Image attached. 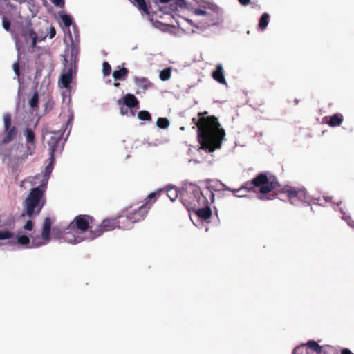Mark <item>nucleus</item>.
I'll return each instance as SVG.
<instances>
[{
    "mask_svg": "<svg viewBox=\"0 0 354 354\" xmlns=\"http://www.w3.org/2000/svg\"><path fill=\"white\" fill-rule=\"evenodd\" d=\"M187 21L190 25H192V26H194V28H196L197 29H199L201 31H204V30L209 28L210 25H211L209 24H207L206 22L205 23L203 21H198L197 23H194V21L192 19H187Z\"/></svg>",
    "mask_w": 354,
    "mask_h": 354,
    "instance_id": "nucleus-33",
    "label": "nucleus"
},
{
    "mask_svg": "<svg viewBox=\"0 0 354 354\" xmlns=\"http://www.w3.org/2000/svg\"><path fill=\"white\" fill-rule=\"evenodd\" d=\"M55 158L50 156L49 158L47 160L48 164L45 167L44 170L43 171V178L40 182L39 187H41L44 189H47V185L48 182V179L50 176L53 170L54 164L55 162Z\"/></svg>",
    "mask_w": 354,
    "mask_h": 354,
    "instance_id": "nucleus-14",
    "label": "nucleus"
},
{
    "mask_svg": "<svg viewBox=\"0 0 354 354\" xmlns=\"http://www.w3.org/2000/svg\"><path fill=\"white\" fill-rule=\"evenodd\" d=\"M122 217H127V212H126L125 215H120L118 217L116 221V225L118 228L122 229L123 230H127V229H124L122 227V226H128L129 224V219H124L122 220Z\"/></svg>",
    "mask_w": 354,
    "mask_h": 354,
    "instance_id": "nucleus-35",
    "label": "nucleus"
},
{
    "mask_svg": "<svg viewBox=\"0 0 354 354\" xmlns=\"http://www.w3.org/2000/svg\"><path fill=\"white\" fill-rule=\"evenodd\" d=\"M193 211L195 212L196 216L203 221L209 219L212 215V211L208 205L201 208L196 207Z\"/></svg>",
    "mask_w": 354,
    "mask_h": 354,
    "instance_id": "nucleus-18",
    "label": "nucleus"
},
{
    "mask_svg": "<svg viewBox=\"0 0 354 354\" xmlns=\"http://www.w3.org/2000/svg\"><path fill=\"white\" fill-rule=\"evenodd\" d=\"M139 10L143 11L145 14L149 13V7L145 0H129Z\"/></svg>",
    "mask_w": 354,
    "mask_h": 354,
    "instance_id": "nucleus-25",
    "label": "nucleus"
},
{
    "mask_svg": "<svg viewBox=\"0 0 354 354\" xmlns=\"http://www.w3.org/2000/svg\"><path fill=\"white\" fill-rule=\"evenodd\" d=\"M269 19H270V15L267 12L263 13L261 15V16L260 17L259 24H258V27L261 31H263L268 26V25L269 24Z\"/></svg>",
    "mask_w": 354,
    "mask_h": 354,
    "instance_id": "nucleus-28",
    "label": "nucleus"
},
{
    "mask_svg": "<svg viewBox=\"0 0 354 354\" xmlns=\"http://www.w3.org/2000/svg\"><path fill=\"white\" fill-rule=\"evenodd\" d=\"M189 200L182 199V203L187 210H194L196 207L204 205L207 203V199L203 196L199 187L194 185L192 183H189Z\"/></svg>",
    "mask_w": 354,
    "mask_h": 354,
    "instance_id": "nucleus-4",
    "label": "nucleus"
},
{
    "mask_svg": "<svg viewBox=\"0 0 354 354\" xmlns=\"http://www.w3.org/2000/svg\"><path fill=\"white\" fill-rule=\"evenodd\" d=\"M301 350V347L300 346H297L296 347L293 351H292V354H299V351Z\"/></svg>",
    "mask_w": 354,
    "mask_h": 354,
    "instance_id": "nucleus-59",
    "label": "nucleus"
},
{
    "mask_svg": "<svg viewBox=\"0 0 354 354\" xmlns=\"http://www.w3.org/2000/svg\"><path fill=\"white\" fill-rule=\"evenodd\" d=\"M54 102L53 101L48 100L44 104L45 113H48L51 111L53 108Z\"/></svg>",
    "mask_w": 354,
    "mask_h": 354,
    "instance_id": "nucleus-48",
    "label": "nucleus"
},
{
    "mask_svg": "<svg viewBox=\"0 0 354 354\" xmlns=\"http://www.w3.org/2000/svg\"><path fill=\"white\" fill-rule=\"evenodd\" d=\"M134 83L136 86L142 89L143 93L152 86V83L147 78L143 77H135Z\"/></svg>",
    "mask_w": 354,
    "mask_h": 354,
    "instance_id": "nucleus-20",
    "label": "nucleus"
},
{
    "mask_svg": "<svg viewBox=\"0 0 354 354\" xmlns=\"http://www.w3.org/2000/svg\"><path fill=\"white\" fill-rule=\"evenodd\" d=\"M100 232L101 231L99 229L97 230H93L91 229L89 235L86 236L79 234V232L74 231V230H68L67 227L63 239L65 242L75 245L83 241H93L100 236Z\"/></svg>",
    "mask_w": 354,
    "mask_h": 354,
    "instance_id": "nucleus-8",
    "label": "nucleus"
},
{
    "mask_svg": "<svg viewBox=\"0 0 354 354\" xmlns=\"http://www.w3.org/2000/svg\"><path fill=\"white\" fill-rule=\"evenodd\" d=\"M59 17L66 29H68L73 25L75 24L73 23V19L71 15L66 14L64 12H59Z\"/></svg>",
    "mask_w": 354,
    "mask_h": 354,
    "instance_id": "nucleus-24",
    "label": "nucleus"
},
{
    "mask_svg": "<svg viewBox=\"0 0 354 354\" xmlns=\"http://www.w3.org/2000/svg\"><path fill=\"white\" fill-rule=\"evenodd\" d=\"M324 200L326 201V202H331V198L328 196H326V197H324Z\"/></svg>",
    "mask_w": 354,
    "mask_h": 354,
    "instance_id": "nucleus-63",
    "label": "nucleus"
},
{
    "mask_svg": "<svg viewBox=\"0 0 354 354\" xmlns=\"http://www.w3.org/2000/svg\"><path fill=\"white\" fill-rule=\"evenodd\" d=\"M12 68L15 74L19 77L20 75V66L19 59L13 64Z\"/></svg>",
    "mask_w": 354,
    "mask_h": 354,
    "instance_id": "nucleus-49",
    "label": "nucleus"
},
{
    "mask_svg": "<svg viewBox=\"0 0 354 354\" xmlns=\"http://www.w3.org/2000/svg\"><path fill=\"white\" fill-rule=\"evenodd\" d=\"M38 103H39V94L36 91L33 93L32 97L29 100L28 104L32 109H35L38 107Z\"/></svg>",
    "mask_w": 354,
    "mask_h": 354,
    "instance_id": "nucleus-37",
    "label": "nucleus"
},
{
    "mask_svg": "<svg viewBox=\"0 0 354 354\" xmlns=\"http://www.w3.org/2000/svg\"><path fill=\"white\" fill-rule=\"evenodd\" d=\"M51 225H52V222H51L50 218L49 217H46L44 219V225H43V228L50 230Z\"/></svg>",
    "mask_w": 354,
    "mask_h": 354,
    "instance_id": "nucleus-50",
    "label": "nucleus"
},
{
    "mask_svg": "<svg viewBox=\"0 0 354 354\" xmlns=\"http://www.w3.org/2000/svg\"><path fill=\"white\" fill-rule=\"evenodd\" d=\"M338 210L342 214V219L346 221L350 227L354 228V221L351 220L350 216L346 214V212L342 208L339 207Z\"/></svg>",
    "mask_w": 354,
    "mask_h": 354,
    "instance_id": "nucleus-39",
    "label": "nucleus"
},
{
    "mask_svg": "<svg viewBox=\"0 0 354 354\" xmlns=\"http://www.w3.org/2000/svg\"><path fill=\"white\" fill-rule=\"evenodd\" d=\"M44 38L39 39L37 37L30 39V40H31V44H30L31 48H35L36 47L37 43L39 41H41Z\"/></svg>",
    "mask_w": 354,
    "mask_h": 354,
    "instance_id": "nucleus-52",
    "label": "nucleus"
},
{
    "mask_svg": "<svg viewBox=\"0 0 354 354\" xmlns=\"http://www.w3.org/2000/svg\"><path fill=\"white\" fill-rule=\"evenodd\" d=\"M161 192V189H158L154 192H151L150 193L148 196L145 198V202H147L149 204H150L151 205V203L150 202L151 200L152 199H156V198L157 197V196H158V194H160V192Z\"/></svg>",
    "mask_w": 354,
    "mask_h": 354,
    "instance_id": "nucleus-44",
    "label": "nucleus"
},
{
    "mask_svg": "<svg viewBox=\"0 0 354 354\" xmlns=\"http://www.w3.org/2000/svg\"><path fill=\"white\" fill-rule=\"evenodd\" d=\"M11 115L6 113L3 115V127L5 135L1 141L2 144H8L17 135V128L13 126L11 127Z\"/></svg>",
    "mask_w": 354,
    "mask_h": 354,
    "instance_id": "nucleus-12",
    "label": "nucleus"
},
{
    "mask_svg": "<svg viewBox=\"0 0 354 354\" xmlns=\"http://www.w3.org/2000/svg\"><path fill=\"white\" fill-rule=\"evenodd\" d=\"M138 118L142 121H151V115L148 111L142 110L138 113Z\"/></svg>",
    "mask_w": 354,
    "mask_h": 354,
    "instance_id": "nucleus-38",
    "label": "nucleus"
},
{
    "mask_svg": "<svg viewBox=\"0 0 354 354\" xmlns=\"http://www.w3.org/2000/svg\"><path fill=\"white\" fill-rule=\"evenodd\" d=\"M171 70H172L171 67H167V68L162 69L159 73V78L162 81L169 80L171 78Z\"/></svg>",
    "mask_w": 354,
    "mask_h": 354,
    "instance_id": "nucleus-34",
    "label": "nucleus"
},
{
    "mask_svg": "<svg viewBox=\"0 0 354 354\" xmlns=\"http://www.w3.org/2000/svg\"><path fill=\"white\" fill-rule=\"evenodd\" d=\"M72 29L73 32V41L71 43L74 42L79 44L80 39H79V32H78V28L76 24L73 25Z\"/></svg>",
    "mask_w": 354,
    "mask_h": 354,
    "instance_id": "nucleus-41",
    "label": "nucleus"
},
{
    "mask_svg": "<svg viewBox=\"0 0 354 354\" xmlns=\"http://www.w3.org/2000/svg\"><path fill=\"white\" fill-rule=\"evenodd\" d=\"M70 132L71 128L69 129L66 134V136L63 141L62 138L64 131H57L54 133L55 136L50 137V140L48 141L50 156H52L53 157L56 158L62 154L64 149V144L68 138Z\"/></svg>",
    "mask_w": 354,
    "mask_h": 354,
    "instance_id": "nucleus-7",
    "label": "nucleus"
},
{
    "mask_svg": "<svg viewBox=\"0 0 354 354\" xmlns=\"http://www.w3.org/2000/svg\"><path fill=\"white\" fill-rule=\"evenodd\" d=\"M341 354H353L348 348H344L341 350Z\"/></svg>",
    "mask_w": 354,
    "mask_h": 354,
    "instance_id": "nucleus-57",
    "label": "nucleus"
},
{
    "mask_svg": "<svg viewBox=\"0 0 354 354\" xmlns=\"http://www.w3.org/2000/svg\"><path fill=\"white\" fill-rule=\"evenodd\" d=\"M64 42L66 43V40ZM80 54L79 44L76 43L66 44L65 55L63 56L64 64L77 66L78 55Z\"/></svg>",
    "mask_w": 354,
    "mask_h": 354,
    "instance_id": "nucleus-11",
    "label": "nucleus"
},
{
    "mask_svg": "<svg viewBox=\"0 0 354 354\" xmlns=\"http://www.w3.org/2000/svg\"><path fill=\"white\" fill-rule=\"evenodd\" d=\"M178 3L181 7L186 4L185 0H178Z\"/></svg>",
    "mask_w": 354,
    "mask_h": 354,
    "instance_id": "nucleus-61",
    "label": "nucleus"
},
{
    "mask_svg": "<svg viewBox=\"0 0 354 354\" xmlns=\"http://www.w3.org/2000/svg\"><path fill=\"white\" fill-rule=\"evenodd\" d=\"M221 185L223 187L224 190L230 191L231 190V188L228 186H227L225 184L223 183L222 182H220Z\"/></svg>",
    "mask_w": 354,
    "mask_h": 354,
    "instance_id": "nucleus-58",
    "label": "nucleus"
},
{
    "mask_svg": "<svg viewBox=\"0 0 354 354\" xmlns=\"http://www.w3.org/2000/svg\"><path fill=\"white\" fill-rule=\"evenodd\" d=\"M11 243H15L17 245L24 246L25 248H29L30 237L24 230H19L16 235L14 234V239L13 241H11Z\"/></svg>",
    "mask_w": 354,
    "mask_h": 354,
    "instance_id": "nucleus-15",
    "label": "nucleus"
},
{
    "mask_svg": "<svg viewBox=\"0 0 354 354\" xmlns=\"http://www.w3.org/2000/svg\"><path fill=\"white\" fill-rule=\"evenodd\" d=\"M210 19L211 18L209 17H206L205 20H201V21H203V22H205V23L206 22L207 24H211L210 27L213 26H218V24H219L218 23L214 21V17H213V20L212 21H211Z\"/></svg>",
    "mask_w": 354,
    "mask_h": 354,
    "instance_id": "nucleus-51",
    "label": "nucleus"
},
{
    "mask_svg": "<svg viewBox=\"0 0 354 354\" xmlns=\"http://www.w3.org/2000/svg\"><path fill=\"white\" fill-rule=\"evenodd\" d=\"M24 136L26 138V156H32L36 149L35 133L32 128L26 127L24 130Z\"/></svg>",
    "mask_w": 354,
    "mask_h": 354,
    "instance_id": "nucleus-13",
    "label": "nucleus"
},
{
    "mask_svg": "<svg viewBox=\"0 0 354 354\" xmlns=\"http://www.w3.org/2000/svg\"><path fill=\"white\" fill-rule=\"evenodd\" d=\"M239 3L243 6H246L250 3L251 0H237Z\"/></svg>",
    "mask_w": 354,
    "mask_h": 354,
    "instance_id": "nucleus-56",
    "label": "nucleus"
},
{
    "mask_svg": "<svg viewBox=\"0 0 354 354\" xmlns=\"http://www.w3.org/2000/svg\"><path fill=\"white\" fill-rule=\"evenodd\" d=\"M263 194H261V195H258L257 196V198L259 199V200H265V199H266L267 198Z\"/></svg>",
    "mask_w": 354,
    "mask_h": 354,
    "instance_id": "nucleus-60",
    "label": "nucleus"
},
{
    "mask_svg": "<svg viewBox=\"0 0 354 354\" xmlns=\"http://www.w3.org/2000/svg\"><path fill=\"white\" fill-rule=\"evenodd\" d=\"M343 122V116L341 113H336L329 117L327 124L331 127L340 126Z\"/></svg>",
    "mask_w": 354,
    "mask_h": 354,
    "instance_id": "nucleus-22",
    "label": "nucleus"
},
{
    "mask_svg": "<svg viewBox=\"0 0 354 354\" xmlns=\"http://www.w3.org/2000/svg\"><path fill=\"white\" fill-rule=\"evenodd\" d=\"M230 192H232L234 194V196L236 198H245L248 199H252L254 198V196L247 194H237L238 193L243 192L242 189H241V187L238 189L231 188Z\"/></svg>",
    "mask_w": 354,
    "mask_h": 354,
    "instance_id": "nucleus-40",
    "label": "nucleus"
},
{
    "mask_svg": "<svg viewBox=\"0 0 354 354\" xmlns=\"http://www.w3.org/2000/svg\"><path fill=\"white\" fill-rule=\"evenodd\" d=\"M122 103L128 107L137 111L139 109V102L136 96L131 93H127L118 100V103Z\"/></svg>",
    "mask_w": 354,
    "mask_h": 354,
    "instance_id": "nucleus-16",
    "label": "nucleus"
},
{
    "mask_svg": "<svg viewBox=\"0 0 354 354\" xmlns=\"http://www.w3.org/2000/svg\"><path fill=\"white\" fill-rule=\"evenodd\" d=\"M51 2L59 8H63L64 6V0H50Z\"/></svg>",
    "mask_w": 354,
    "mask_h": 354,
    "instance_id": "nucleus-53",
    "label": "nucleus"
},
{
    "mask_svg": "<svg viewBox=\"0 0 354 354\" xmlns=\"http://www.w3.org/2000/svg\"><path fill=\"white\" fill-rule=\"evenodd\" d=\"M169 124V120L167 118H158L156 121L157 127L162 129H167Z\"/></svg>",
    "mask_w": 354,
    "mask_h": 354,
    "instance_id": "nucleus-36",
    "label": "nucleus"
},
{
    "mask_svg": "<svg viewBox=\"0 0 354 354\" xmlns=\"http://www.w3.org/2000/svg\"><path fill=\"white\" fill-rule=\"evenodd\" d=\"M283 192L287 194L289 201L294 205H298L302 202L310 204L309 196L304 189L286 187L283 189Z\"/></svg>",
    "mask_w": 354,
    "mask_h": 354,
    "instance_id": "nucleus-9",
    "label": "nucleus"
},
{
    "mask_svg": "<svg viewBox=\"0 0 354 354\" xmlns=\"http://www.w3.org/2000/svg\"><path fill=\"white\" fill-rule=\"evenodd\" d=\"M193 12L196 15H204L205 17H209L211 19L210 20L212 21L213 20V15L207 12V11H205L203 9H201V8H196L194 10Z\"/></svg>",
    "mask_w": 354,
    "mask_h": 354,
    "instance_id": "nucleus-43",
    "label": "nucleus"
},
{
    "mask_svg": "<svg viewBox=\"0 0 354 354\" xmlns=\"http://www.w3.org/2000/svg\"><path fill=\"white\" fill-rule=\"evenodd\" d=\"M64 33L66 37H68L70 44H71V41H73V34L70 30V28L68 29H66V28L64 29Z\"/></svg>",
    "mask_w": 354,
    "mask_h": 354,
    "instance_id": "nucleus-54",
    "label": "nucleus"
},
{
    "mask_svg": "<svg viewBox=\"0 0 354 354\" xmlns=\"http://www.w3.org/2000/svg\"><path fill=\"white\" fill-rule=\"evenodd\" d=\"M212 77L219 84L227 85L222 64L219 63L216 64L215 70L212 72Z\"/></svg>",
    "mask_w": 354,
    "mask_h": 354,
    "instance_id": "nucleus-17",
    "label": "nucleus"
},
{
    "mask_svg": "<svg viewBox=\"0 0 354 354\" xmlns=\"http://www.w3.org/2000/svg\"><path fill=\"white\" fill-rule=\"evenodd\" d=\"M68 120L66 122V123L64 124L62 129L60 130L61 131L64 132L66 130L68 131L70 128L71 129V126H72V124H73V122L74 120V112L71 108H68Z\"/></svg>",
    "mask_w": 354,
    "mask_h": 354,
    "instance_id": "nucleus-29",
    "label": "nucleus"
},
{
    "mask_svg": "<svg viewBox=\"0 0 354 354\" xmlns=\"http://www.w3.org/2000/svg\"><path fill=\"white\" fill-rule=\"evenodd\" d=\"M46 245L44 241L39 236L32 237V241H30L29 248H37Z\"/></svg>",
    "mask_w": 354,
    "mask_h": 354,
    "instance_id": "nucleus-32",
    "label": "nucleus"
},
{
    "mask_svg": "<svg viewBox=\"0 0 354 354\" xmlns=\"http://www.w3.org/2000/svg\"><path fill=\"white\" fill-rule=\"evenodd\" d=\"M304 346H308V348L314 351L316 353L320 354L322 352V347L318 344V343L315 340H309L306 342V344H302L300 346L301 349Z\"/></svg>",
    "mask_w": 354,
    "mask_h": 354,
    "instance_id": "nucleus-27",
    "label": "nucleus"
},
{
    "mask_svg": "<svg viewBox=\"0 0 354 354\" xmlns=\"http://www.w3.org/2000/svg\"><path fill=\"white\" fill-rule=\"evenodd\" d=\"M50 230L43 228L42 232H41V239L44 241H48L50 240Z\"/></svg>",
    "mask_w": 354,
    "mask_h": 354,
    "instance_id": "nucleus-46",
    "label": "nucleus"
},
{
    "mask_svg": "<svg viewBox=\"0 0 354 354\" xmlns=\"http://www.w3.org/2000/svg\"><path fill=\"white\" fill-rule=\"evenodd\" d=\"M194 1H196L198 3H207V0H194Z\"/></svg>",
    "mask_w": 354,
    "mask_h": 354,
    "instance_id": "nucleus-62",
    "label": "nucleus"
},
{
    "mask_svg": "<svg viewBox=\"0 0 354 354\" xmlns=\"http://www.w3.org/2000/svg\"><path fill=\"white\" fill-rule=\"evenodd\" d=\"M120 106V113L122 115H127L134 117L136 112L135 109L128 107L127 106L123 104L122 103H118Z\"/></svg>",
    "mask_w": 354,
    "mask_h": 354,
    "instance_id": "nucleus-26",
    "label": "nucleus"
},
{
    "mask_svg": "<svg viewBox=\"0 0 354 354\" xmlns=\"http://www.w3.org/2000/svg\"><path fill=\"white\" fill-rule=\"evenodd\" d=\"M56 35V30L54 27L51 26L48 32V37L50 39H53Z\"/></svg>",
    "mask_w": 354,
    "mask_h": 354,
    "instance_id": "nucleus-55",
    "label": "nucleus"
},
{
    "mask_svg": "<svg viewBox=\"0 0 354 354\" xmlns=\"http://www.w3.org/2000/svg\"><path fill=\"white\" fill-rule=\"evenodd\" d=\"M214 199V194L213 192H211V200L213 202Z\"/></svg>",
    "mask_w": 354,
    "mask_h": 354,
    "instance_id": "nucleus-64",
    "label": "nucleus"
},
{
    "mask_svg": "<svg viewBox=\"0 0 354 354\" xmlns=\"http://www.w3.org/2000/svg\"><path fill=\"white\" fill-rule=\"evenodd\" d=\"M46 189L37 186L30 189L25 201V211L21 216L31 218L33 216L39 215L44 207L46 200L44 198Z\"/></svg>",
    "mask_w": 354,
    "mask_h": 354,
    "instance_id": "nucleus-3",
    "label": "nucleus"
},
{
    "mask_svg": "<svg viewBox=\"0 0 354 354\" xmlns=\"http://www.w3.org/2000/svg\"><path fill=\"white\" fill-rule=\"evenodd\" d=\"M151 205L147 202H144L139 207H130L126 210V212H127V217L122 218V220L129 219V224L128 226H122V227L124 229H131L133 223L144 219Z\"/></svg>",
    "mask_w": 354,
    "mask_h": 354,
    "instance_id": "nucleus-6",
    "label": "nucleus"
},
{
    "mask_svg": "<svg viewBox=\"0 0 354 354\" xmlns=\"http://www.w3.org/2000/svg\"><path fill=\"white\" fill-rule=\"evenodd\" d=\"M93 220V217L88 215L80 214L75 216L74 220L70 223L68 229L74 230V231L78 232L79 234L88 236L91 229L94 230L93 226L90 225Z\"/></svg>",
    "mask_w": 354,
    "mask_h": 354,
    "instance_id": "nucleus-5",
    "label": "nucleus"
},
{
    "mask_svg": "<svg viewBox=\"0 0 354 354\" xmlns=\"http://www.w3.org/2000/svg\"><path fill=\"white\" fill-rule=\"evenodd\" d=\"M167 193L168 197L170 198V200L174 202L178 198V191L176 189V187L174 185H169L166 187Z\"/></svg>",
    "mask_w": 354,
    "mask_h": 354,
    "instance_id": "nucleus-31",
    "label": "nucleus"
},
{
    "mask_svg": "<svg viewBox=\"0 0 354 354\" xmlns=\"http://www.w3.org/2000/svg\"><path fill=\"white\" fill-rule=\"evenodd\" d=\"M14 232L11 230L3 228L0 230V241L10 240L13 241Z\"/></svg>",
    "mask_w": 354,
    "mask_h": 354,
    "instance_id": "nucleus-30",
    "label": "nucleus"
},
{
    "mask_svg": "<svg viewBox=\"0 0 354 354\" xmlns=\"http://www.w3.org/2000/svg\"><path fill=\"white\" fill-rule=\"evenodd\" d=\"M207 111L198 113V120L193 118L192 121L198 127L197 138L201 149L210 153L221 147L225 132L216 117H205Z\"/></svg>",
    "mask_w": 354,
    "mask_h": 354,
    "instance_id": "nucleus-1",
    "label": "nucleus"
},
{
    "mask_svg": "<svg viewBox=\"0 0 354 354\" xmlns=\"http://www.w3.org/2000/svg\"><path fill=\"white\" fill-rule=\"evenodd\" d=\"M77 71V66L73 67V65L64 64V69L60 75L59 84L68 92L71 91V84L76 75Z\"/></svg>",
    "mask_w": 354,
    "mask_h": 354,
    "instance_id": "nucleus-10",
    "label": "nucleus"
},
{
    "mask_svg": "<svg viewBox=\"0 0 354 354\" xmlns=\"http://www.w3.org/2000/svg\"><path fill=\"white\" fill-rule=\"evenodd\" d=\"M111 72V65L108 62L105 61L102 64V73L104 77L110 75Z\"/></svg>",
    "mask_w": 354,
    "mask_h": 354,
    "instance_id": "nucleus-42",
    "label": "nucleus"
},
{
    "mask_svg": "<svg viewBox=\"0 0 354 354\" xmlns=\"http://www.w3.org/2000/svg\"><path fill=\"white\" fill-rule=\"evenodd\" d=\"M34 223L31 219L28 220L23 227V230L26 231H32L33 229Z\"/></svg>",
    "mask_w": 354,
    "mask_h": 354,
    "instance_id": "nucleus-47",
    "label": "nucleus"
},
{
    "mask_svg": "<svg viewBox=\"0 0 354 354\" xmlns=\"http://www.w3.org/2000/svg\"><path fill=\"white\" fill-rule=\"evenodd\" d=\"M10 26H11L10 21L6 17H3L2 19V26H3V29L6 31L8 32L10 30Z\"/></svg>",
    "mask_w": 354,
    "mask_h": 354,
    "instance_id": "nucleus-45",
    "label": "nucleus"
},
{
    "mask_svg": "<svg viewBox=\"0 0 354 354\" xmlns=\"http://www.w3.org/2000/svg\"><path fill=\"white\" fill-rule=\"evenodd\" d=\"M129 70L127 68L122 67L118 70H115L112 73V76L116 81H122L126 79Z\"/></svg>",
    "mask_w": 354,
    "mask_h": 354,
    "instance_id": "nucleus-23",
    "label": "nucleus"
},
{
    "mask_svg": "<svg viewBox=\"0 0 354 354\" xmlns=\"http://www.w3.org/2000/svg\"><path fill=\"white\" fill-rule=\"evenodd\" d=\"M279 187L274 176H268V173L261 172L251 180L245 182L241 186V189L245 193L254 192L255 188H259L261 194H267Z\"/></svg>",
    "mask_w": 354,
    "mask_h": 354,
    "instance_id": "nucleus-2",
    "label": "nucleus"
},
{
    "mask_svg": "<svg viewBox=\"0 0 354 354\" xmlns=\"http://www.w3.org/2000/svg\"><path fill=\"white\" fill-rule=\"evenodd\" d=\"M21 35L28 41L30 39L37 37L36 32L32 29L31 21L29 19L25 28L21 30Z\"/></svg>",
    "mask_w": 354,
    "mask_h": 354,
    "instance_id": "nucleus-21",
    "label": "nucleus"
},
{
    "mask_svg": "<svg viewBox=\"0 0 354 354\" xmlns=\"http://www.w3.org/2000/svg\"><path fill=\"white\" fill-rule=\"evenodd\" d=\"M115 219H104L100 226L95 227L93 230L99 229L101 232L100 235L104 231H109L114 229L116 227Z\"/></svg>",
    "mask_w": 354,
    "mask_h": 354,
    "instance_id": "nucleus-19",
    "label": "nucleus"
}]
</instances>
